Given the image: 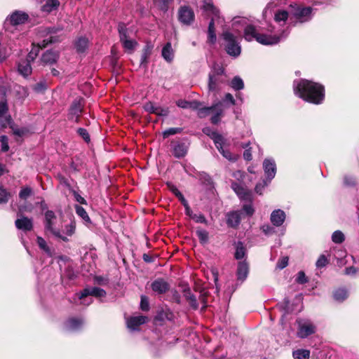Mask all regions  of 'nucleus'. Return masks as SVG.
<instances>
[{
	"label": "nucleus",
	"instance_id": "obj_1",
	"mask_svg": "<svg viewBox=\"0 0 359 359\" xmlns=\"http://www.w3.org/2000/svg\"><path fill=\"white\" fill-rule=\"evenodd\" d=\"M288 29H285L280 34L275 33L274 27L271 25L266 32H258L252 25H247L244 28V38L248 41L255 39L258 43L265 46H272L285 39L289 35Z\"/></svg>",
	"mask_w": 359,
	"mask_h": 359
},
{
	"label": "nucleus",
	"instance_id": "obj_19",
	"mask_svg": "<svg viewBox=\"0 0 359 359\" xmlns=\"http://www.w3.org/2000/svg\"><path fill=\"white\" fill-rule=\"evenodd\" d=\"M147 320V318L144 316H137L130 317L127 320V327L130 330H137L138 326L144 324Z\"/></svg>",
	"mask_w": 359,
	"mask_h": 359
},
{
	"label": "nucleus",
	"instance_id": "obj_63",
	"mask_svg": "<svg viewBox=\"0 0 359 359\" xmlns=\"http://www.w3.org/2000/svg\"><path fill=\"white\" fill-rule=\"evenodd\" d=\"M358 271V269L354 266H349L345 269V274L348 276H354Z\"/></svg>",
	"mask_w": 359,
	"mask_h": 359
},
{
	"label": "nucleus",
	"instance_id": "obj_57",
	"mask_svg": "<svg viewBox=\"0 0 359 359\" xmlns=\"http://www.w3.org/2000/svg\"><path fill=\"white\" fill-rule=\"evenodd\" d=\"M249 144L243 145V147L245 149L243 153V158L246 161L252 160V153L250 149H247Z\"/></svg>",
	"mask_w": 359,
	"mask_h": 359
},
{
	"label": "nucleus",
	"instance_id": "obj_27",
	"mask_svg": "<svg viewBox=\"0 0 359 359\" xmlns=\"http://www.w3.org/2000/svg\"><path fill=\"white\" fill-rule=\"evenodd\" d=\"M60 5L59 0H46L45 4L41 6L43 12L50 13L54 11L57 10Z\"/></svg>",
	"mask_w": 359,
	"mask_h": 359
},
{
	"label": "nucleus",
	"instance_id": "obj_18",
	"mask_svg": "<svg viewBox=\"0 0 359 359\" xmlns=\"http://www.w3.org/2000/svg\"><path fill=\"white\" fill-rule=\"evenodd\" d=\"M286 215L285 212L280 209L273 210L270 217L272 224L275 226H280L285 220Z\"/></svg>",
	"mask_w": 359,
	"mask_h": 359
},
{
	"label": "nucleus",
	"instance_id": "obj_17",
	"mask_svg": "<svg viewBox=\"0 0 359 359\" xmlns=\"http://www.w3.org/2000/svg\"><path fill=\"white\" fill-rule=\"evenodd\" d=\"M152 290L157 294H164L170 289V285L163 278H157L151 285Z\"/></svg>",
	"mask_w": 359,
	"mask_h": 359
},
{
	"label": "nucleus",
	"instance_id": "obj_55",
	"mask_svg": "<svg viewBox=\"0 0 359 359\" xmlns=\"http://www.w3.org/2000/svg\"><path fill=\"white\" fill-rule=\"evenodd\" d=\"M192 219H194L197 223L201 224H207V220L203 214H194L192 216Z\"/></svg>",
	"mask_w": 359,
	"mask_h": 359
},
{
	"label": "nucleus",
	"instance_id": "obj_47",
	"mask_svg": "<svg viewBox=\"0 0 359 359\" xmlns=\"http://www.w3.org/2000/svg\"><path fill=\"white\" fill-rule=\"evenodd\" d=\"M75 229H76L75 222H72L69 225L65 226V233L66 234L65 236L67 238V236H72L74 233Z\"/></svg>",
	"mask_w": 359,
	"mask_h": 359
},
{
	"label": "nucleus",
	"instance_id": "obj_37",
	"mask_svg": "<svg viewBox=\"0 0 359 359\" xmlns=\"http://www.w3.org/2000/svg\"><path fill=\"white\" fill-rule=\"evenodd\" d=\"M37 243L41 249H42L48 256H52L53 253L50 248L47 245L46 241L41 238H37Z\"/></svg>",
	"mask_w": 359,
	"mask_h": 359
},
{
	"label": "nucleus",
	"instance_id": "obj_40",
	"mask_svg": "<svg viewBox=\"0 0 359 359\" xmlns=\"http://www.w3.org/2000/svg\"><path fill=\"white\" fill-rule=\"evenodd\" d=\"M196 233L200 241L202 243H205L208 241V233L207 231L198 229L196 231Z\"/></svg>",
	"mask_w": 359,
	"mask_h": 359
},
{
	"label": "nucleus",
	"instance_id": "obj_51",
	"mask_svg": "<svg viewBox=\"0 0 359 359\" xmlns=\"http://www.w3.org/2000/svg\"><path fill=\"white\" fill-rule=\"evenodd\" d=\"M309 281L304 271L298 272L296 278V282L299 284H304Z\"/></svg>",
	"mask_w": 359,
	"mask_h": 359
},
{
	"label": "nucleus",
	"instance_id": "obj_32",
	"mask_svg": "<svg viewBox=\"0 0 359 359\" xmlns=\"http://www.w3.org/2000/svg\"><path fill=\"white\" fill-rule=\"evenodd\" d=\"M8 111V107L6 101H1L0 102V118H4V120L10 123L11 121V117L10 115L7 114Z\"/></svg>",
	"mask_w": 359,
	"mask_h": 359
},
{
	"label": "nucleus",
	"instance_id": "obj_52",
	"mask_svg": "<svg viewBox=\"0 0 359 359\" xmlns=\"http://www.w3.org/2000/svg\"><path fill=\"white\" fill-rule=\"evenodd\" d=\"M181 130L180 128H170L163 132V137H167L170 135H175L180 133Z\"/></svg>",
	"mask_w": 359,
	"mask_h": 359
},
{
	"label": "nucleus",
	"instance_id": "obj_6",
	"mask_svg": "<svg viewBox=\"0 0 359 359\" xmlns=\"http://www.w3.org/2000/svg\"><path fill=\"white\" fill-rule=\"evenodd\" d=\"M226 81L224 69L219 65H215L209 74L208 90L212 92L219 90L221 85Z\"/></svg>",
	"mask_w": 359,
	"mask_h": 359
},
{
	"label": "nucleus",
	"instance_id": "obj_9",
	"mask_svg": "<svg viewBox=\"0 0 359 359\" xmlns=\"http://www.w3.org/2000/svg\"><path fill=\"white\" fill-rule=\"evenodd\" d=\"M118 30L120 36V41L127 50L132 52L135 48L137 43L135 40L130 39L129 31L124 23H119Z\"/></svg>",
	"mask_w": 359,
	"mask_h": 359
},
{
	"label": "nucleus",
	"instance_id": "obj_35",
	"mask_svg": "<svg viewBox=\"0 0 359 359\" xmlns=\"http://www.w3.org/2000/svg\"><path fill=\"white\" fill-rule=\"evenodd\" d=\"M88 39L86 37H81L76 42V48L79 52H83L88 47Z\"/></svg>",
	"mask_w": 359,
	"mask_h": 359
},
{
	"label": "nucleus",
	"instance_id": "obj_41",
	"mask_svg": "<svg viewBox=\"0 0 359 359\" xmlns=\"http://www.w3.org/2000/svg\"><path fill=\"white\" fill-rule=\"evenodd\" d=\"M42 47L41 46H34L32 50L28 53L27 59L29 60L30 62L33 61L38 55L39 50Z\"/></svg>",
	"mask_w": 359,
	"mask_h": 359
},
{
	"label": "nucleus",
	"instance_id": "obj_56",
	"mask_svg": "<svg viewBox=\"0 0 359 359\" xmlns=\"http://www.w3.org/2000/svg\"><path fill=\"white\" fill-rule=\"evenodd\" d=\"M156 107V106H155L152 102H147L144 105V109L148 113L154 114L155 113Z\"/></svg>",
	"mask_w": 359,
	"mask_h": 359
},
{
	"label": "nucleus",
	"instance_id": "obj_54",
	"mask_svg": "<svg viewBox=\"0 0 359 359\" xmlns=\"http://www.w3.org/2000/svg\"><path fill=\"white\" fill-rule=\"evenodd\" d=\"M140 308L142 311H148L149 309V304L148 298L145 296L141 297Z\"/></svg>",
	"mask_w": 359,
	"mask_h": 359
},
{
	"label": "nucleus",
	"instance_id": "obj_61",
	"mask_svg": "<svg viewBox=\"0 0 359 359\" xmlns=\"http://www.w3.org/2000/svg\"><path fill=\"white\" fill-rule=\"evenodd\" d=\"M224 102H226L230 103L231 105H234L236 104V101L233 97V95L230 93H226L224 96Z\"/></svg>",
	"mask_w": 359,
	"mask_h": 359
},
{
	"label": "nucleus",
	"instance_id": "obj_10",
	"mask_svg": "<svg viewBox=\"0 0 359 359\" xmlns=\"http://www.w3.org/2000/svg\"><path fill=\"white\" fill-rule=\"evenodd\" d=\"M297 323L298 325L297 335L299 338H306L316 331V325L310 320L298 319Z\"/></svg>",
	"mask_w": 359,
	"mask_h": 359
},
{
	"label": "nucleus",
	"instance_id": "obj_5",
	"mask_svg": "<svg viewBox=\"0 0 359 359\" xmlns=\"http://www.w3.org/2000/svg\"><path fill=\"white\" fill-rule=\"evenodd\" d=\"M231 188L241 200L248 202L243 204L242 210L246 215L252 216L255 212V209L252 205V195L251 191L245 189L237 182H232Z\"/></svg>",
	"mask_w": 359,
	"mask_h": 359
},
{
	"label": "nucleus",
	"instance_id": "obj_28",
	"mask_svg": "<svg viewBox=\"0 0 359 359\" xmlns=\"http://www.w3.org/2000/svg\"><path fill=\"white\" fill-rule=\"evenodd\" d=\"M58 58V54L52 50L46 51L41 57V61L46 65H52L55 63Z\"/></svg>",
	"mask_w": 359,
	"mask_h": 359
},
{
	"label": "nucleus",
	"instance_id": "obj_23",
	"mask_svg": "<svg viewBox=\"0 0 359 359\" xmlns=\"http://www.w3.org/2000/svg\"><path fill=\"white\" fill-rule=\"evenodd\" d=\"M83 325V320L81 318H70L65 323V328L69 331H76Z\"/></svg>",
	"mask_w": 359,
	"mask_h": 359
},
{
	"label": "nucleus",
	"instance_id": "obj_25",
	"mask_svg": "<svg viewBox=\"0 0 359 359\" xmlns=\"http://www.w3.org/2000/svg\"><path fill=\"white\" fill-rule=\"evenodd\" d=\"M173 155L177 158L184 156L187 152V146L185 143L176 142L172 144Z\"/></svg>",
	"mask_w": 359,
	"mask_h": 359
},
{
	"label": "nucleus",
	"instance_id": "obj_14",
	"mask_svg": "<svg viewBox=\"0 0 359 359\" xmlns=\"http://www.w3.org/2000/svg\"><path fill=\"white\" fill-rule=\"evenodd\" d=\"M89 295L96 297H102L106 295V292L103 289L97 287L85 288L79 295V299L83 300L81 304L84 305H89L92 302V299H90V301L88 302H85V298Z\"/></svg>",
	"mask_w": 359,
	"mask_h": 359
},
{
	"label": "nucleus",
	"instance_id": "obj_24",
	"mask_svg": "<svg viewBox=\"0 0 359 359\" xmlns=\"http://www.w3.org/2000/svg\"><path fill=\"white\" fill-rule=\"evenodd\" d=\"M81 111V102L79 100L74 101L69 109V118L71 119H74L75 118L76 121H77Z\"/></svg>",
	"mask_w": 359,
	"mask_h": 359
},
{
	"label": "nucleus",
	"instance_id": "obj_22",
	"mask_svg": "<svg viewBox=\"0 0 359 359\" xmlns=\"http://www.w3.org/2000/svg\"><path fill=\"white\" fill-rule=\"evenodd\" d=\"M30 63L31 62L27 59L21 60L18 63V72L25 77L28 76L32 73V67Z\"/></svg>",
	"mask_w": 359,
	"mask_h": 359
},
{
	"label": "nucleus",
	"instance_id": "obj_39",
	"mask_svg": "<svg viewBox=\"0 0 359 359\" xmlns=\"http://www.w3.org/2000/svg\"><path fill=\"white\" fill-rule=\"evenodd\" d=\"M345 240L344 234L341 231H335L332 235V241L334 243L340 244Z\"/></svg>",
	"mask_w": 359,
	"mask_h": 359
},
{
	"label": "nucleus",
	"instance_id": "obj_30",
	"mask_svg": "<svg viewBox=\"0 0 359 359\" xmlns=\"http://www.w3.org/2000/svg\"><path fill=\"white\" fill-rule=\"evenodd\" d=\"M288 18V12L285 10H277L274 14V20L280 25L285 24Z\"/></svg>",
	"mask_w": 359,
	"mask_h": 359
},
{
	"label": "nucleus",
	"instance_id": "obj_7",
	"mask_svg": "<svg viewBox=\"0 0 359 359\" xmlns=\"http://www.w3.org/2000/svg\"><path fill=\"white\" fill-rule=\"evenodd\" d=\"M57 218L52 210H48L45 212V229L50 232L57 238H60L63 241H68L69 239L66 236H63L60 229L57 228Z\"/></svg>",
	"mask_w": 359,
	"mask_h": 359
},
{
	"label": "nucleus",
	"instance_id": "obj_53",
	"mask_svg": "<svg viewBox=\"0 0 359 359\" xmlns=\"http://www.w3.org/2000/svg\"><path fill=\"white\" fill-rule=\"evenodd\" d=\"M288 257H283L280 258L278 262L276 264V268L279 269H283L285 268L288 264Z\"/></svg>",
	"mask_w": 359,
	"mask_h": 359
},
{
	"label": "nucleus",
	"instance_id": "obj_16",
	"mask_svg": "<svg viewBox=\"0 0 359 359\" xmlns=\"http://www.w3.org/2000/svg\"><path fill=\"white\" fill-rule=\"evenodd\" d=\"M263 168L269 182L275 177L276 173V165L272 158H266L263 162Z\"/></svg>",
	"mask_w": 359,
	"mask_h": 359
},
{
	"label": "nucleus",
	"instance_id": "obj_29",
	"mask_svg": "<svg viewBox=\"0 0 359 359\" xmlns=\"http://www.w3.org/2000/svg\"><path fill=\"white\" fill-rule=\"evenodd\" d=\"M162 57L167 62H172L174 58V50L170 42H168L162 49Z\"/></svg>",
	"mask_w": 359,
	"mask_h": 359
},
{
	"label": "nucleus",
	"instance_id": "obj_26",
	"mask_svg": "<svg viewBox=\"0 0 359 359\" xmlns=\"http://www.w3.org/2000/svg\"><path fill=\"white\" fill-rule=\"evenodd\" d=\"M241 222V215L238 211L231 212L226 215V223L229 226L236 227Z\"/></svg>",
	"mask_w": 359,
	"mask_h": 359
},
{
	"label": "nucleus",
	"instance_id": "obj_11",
	"mask_svg": "<svg viewBox=\"0 0 359 359\" xmlns=\"http://www.w3.org/2000/svg\"><path fill=\"white\" fill-rule=\"evenodd\" d=\"M290 12L297 20L301 22H304L311 20L312 8L294 4L290 5Z\"/></svg>",
	"mask_w": 359,
	"mask_h": 359
},
{
	"label": "nucleus",
	"instance_id": "obj_4",
	"mask_svg": "<svg viewBox=\"0 0 359 359\" xmlns=\"http://www.w3.org/2000/svg\"><path fill=\"white\" fill-rule=\"evenodd\" d=\"M202 8L208 15H212V19L209 22L208 29V43L215 44L217 41L215 21L219 20V11L213 6L211 1L206 0L203 1Z\"/></svg>",
	"mask_w": 359,
	"mask_h": 359
},
{
	"label": "nucleus",
	"instance_id": "obj_42",
	"mask_svg": "<svg viewBox=\"0 0 359 359\" xmlns=\"http://www.w3.org/2000/svg\"><path fill=\"white\" fill-rule=\"evenodd\" d=\"M10 193L2 186H0V204L6 203L8 201Z\"/></svg>",
	"mask_w": 359,
	"mask_h": 359
},
{
	"label": "nucleus",
	"instance_id": "obj_38",
	"mask_svg": "<svg viewBox=\"0 0 359 359\" xmlns=\"http://www.w3.org/2000/svg\"><path fill=\"white\" fill-rule=\"evenodd\" d=\"M231 86L234 90H239L244 88V83L241 78L239 76H235L231 82Z\"/></svg>",
	"mask_w": 359,
	"mask_h": 359
},
{
	"label": "nucleus",
	"instance_id": "obj_49",
	"mask_svg": "<svg viewBox=\"0 0 359 359\" xmlns=\"http://www.w3.org/2000/svg\"><path fill=\"white\" fill-rule=\"evenodd\" d=\"M327 263H328V259H327V257L324 255H321L318 257V259L316 263V266L317 268H322V267L325 266Z\"/></svg>",
	"mask_w": 359,
	"mask_h": 359
},
{
	"label": "nucleus",
	"instance_id": "obj_15",
	"mask_svg": "<svg viewBox=\"0 0 359 359\" xmlns=\"http://www.w3.org/2000/svg\"><path fill=\"white\" fill-rule=\"evenodd\" d=\"M178 19L184 25H189L194 20V13L188 6H182L178 11Z\"/></svg>",
	"mask_w": 359,
	"mask_h": 359
},
{
	"label": "nucleus",
	"instance_id": "obj_44",
	"mask_svg": "<svg viewBox=\"0 0 359 359\" xmlns=\"http://www.w3.org/2000/svg\"><path fill=\"white\" fill-rule=\"evenodd\" d=\"M47 87V83L45 81H41L34 86L33 89L36 93H43Z\"/></svg>",
	"mask_w": 359,
	"mask_h": 359
},
{
	"label": "nucleus",
	"instance_id": "obj_43",
	"mask_svg": "<svg viewBox=\"0 0 359 359\" xmlns=\"http://www.w3.org/2000/svg\"><path fill=\"white\" fill-rule=\"evenodd\" d=\"M245 255V250L241 243H238L236 246V250L235 252V257L236 259H243Z\"/></svg>",
	"mask_w": 359,
	"mask_h": 359
},
{
	"label": "nucleus",
	"instance_id": "obj_58",
	"mask_svg": "<svg viewBox=\"0 0 359 359\" xmlns=\"http://www.w3.org/2000/svg\"><path fill=\"white\" fill-rule=\"evenodd\" d=\"M78 133L83 138V140H86V142L90 140V136L86 129L79 128Z\"/></svg>",
	"mask_w": 359,
	"mask_h": 359
},
{
	"label": "nucleus",
	"instance_id": "obj_64",
	"mask_svg": "<svg viewBox=\"0 0 359 359\" xmlns=\"http://www.w3.org/2000/svg\"><path fill=\"white\" fill-rule=\"evenodd\" d=\"M149 55V52L147 50H145L144 53H142L140 59V64L144 65L147 62V59Z\"/></svg>",
	"mask_w": 359,
	"mask_h": 359
},
{
	"label": "nucleus",
	"instance_id": "obj_62",
	"mask_svg": "<svg viewBox=\"0 0 359 359\" xmlns=\"http://www.w3.org/2000/svg\"><path fill=\"white\" fill-rule=\"evenodd\" d=\"M262 229L265 234H271L274 232V229L269 224L262 226Z\"/></svg>",
	"mask_w": 359,
	"mask_h": 359
},
{
	"label": "nucleus",
	"instance_id": "obj_31",
	"mask_svg": "<svg viewBox=\"0 0 359 359\" xmlns=\"http://www.w3.org/2000/svg\"><path fill=\"white\" fill-rule=\"evenodd\" d=\"M177 105L179 107L183 108V109H187L191 108L193 109H197L198 111L200 108L201 104L198 102H188L183 100H180L177 102Z\"/></svg>",
	"mask_w": 359,
	"mask_h": 359
},
{
	"label": "nucleus",
	"instance_id": "obj_8",
	"mask_svg": "<svg viewBox=\"0 0 359 359\" xmlns=\"http://www.w3.org/2000/svg\"><path fill=\"white\" fill-rule=\"evenodd\" d=\"M208 131H209L208 128H205L203 130V132L205 133H207L208 135L210 136L211 139L213 140L215 144V147L221 153V154L229 161H236L238 158V156L236 154H233L229 150L224 149L223 148V144L224 143V140L223 137L216 132H212L211 134H209L208 133Z\"/></svg>",
	"mask_w": 359,
	"mask_h": 359
},
{
	"label": "nucleus",
	"instance_id": "obj_59",
	"mask_svg": "<svg viewBox=\"0 0 359 359\" xmlns=\"http://www.w3.org/2000/svg\"><path fill=\"white\" fill-rule=\"evenodd\" d=\"M11 128L13 130V134L19 137L23 136L26 133V130L25 128H19L14 127H11Z\"/></svg>",
	"mask_w": 359,
	"mask_h": 359
},
{
	"label": "nucleus",
	"instance_id": "obj_13",
	"mask_svg": "<svg viewBox=\"0 0 359 359\" xmlns=\"http://www.w3.org/2000/svg\"><path fill=\"white\" fill-rule=\"evenodd\" d=\"M29 19V15L22 11H15L9 15L6 20L5 24H10L13 26L20 25L25 24Z\"/></svg>",
	"mask_w": 359,
	"mask_h": 359
},
{
	"label": "nucleus",
	"instance_id": "obj_34",
	"mask_svg": "<svg viewBox=\"0 0 359 359\" xmlns=\"http://www.w3.org/2000/svg\"><path fill=\"white\" fill-rule=\"evenodd\" d=\"M74 208H75L76 214L80 217H81L86 223H90V219L87 212L83 207H81L79 205H76Z\"/></svg>",
	"mask_w": 359,
	"mask_h": 359
},
{
	"label": "nucleus",
	"instance_id": "obj_45",
	"mask_svg": "<svg viewBox=\"0 0 359 359\" xmlns=\"http://www.w3.org/2000/svg\"><path fill=\"white\" fill-rule=\"evenodd\" d=\"M32 194V189L28 187H23L20 193H19V197L21 199H27L28 197H29Z\"/></svg>",
	"mask_w": 359,
	"mask_h": 359
},
{
	"label": "nucleus",
	"instance_id": "obj_36",
	"mask_svg": "<svg viewBox=\"0 0 359 359\" xmlns=\"http://www.w3.org/2000/svg\"><path fill=\"white\" fill-rule=\"evenodd\" d=\"M348 297V292L345 289H338L334 292V298L335 300L342 302Z\"/></svg>",
	"mask_w": 359,
	"mask_h": 359
},
{
	"label": "nucleus",
	"instance_id": "obj_20",
	"mask_svg": "<svg viewBox=\"0 0 359 359\" xmlns=\"http://www.w3.org/2000/svg\"><path fill=\"white\" fill-rule=\"evenodd\" d=\"M15 226L24 231H31L33 227L32 219L27 217H22L15 220Z\"/></svg>",
	"mask_w": 359,
	"mask_h": 359
},
{
	"label": "nucleus",
	"instance_id": "obj_33",
	"mask_svg": "<svg viewBox=\"0 0 359 359\" xmlns=\"http://www.w3.org/2000/svg\"><path fill=\"white\" fill-rule=\"evenodd\" d=\"M294 359H309L310 351L306 349H298L292 353Z\"/></svg>",
	"mask_w": 359,
	"mask_h": 359
},
{
	"label": "nucleus",
	"instance_id": "obj_12",
	"mask_svg": "<svg viewBox=\"0 0 359 359\" xmlns=\"http://www.w3.org/2000/svg\"><path fill=\"white\" fill-rule=\"evenodd\" d=\"M221 105L220 102L208 107H203L198 109V116L200 118H204L206 116L209 115L211 113H215V114L211 118V122L214 124H217L219 122L220 116L222 114L223 110L222 109H218V107Z\"/></svg>",
	"mask_w": 359,
	"mask_h": 359
},
{
	"label": "nucleus",
	"instance_id": "obj_48",
	"mask_svg": "<svg viewBox=\"0 0 359 359\" xmlns=\"http://www.w3.org/2000/svg\"><path fill=\"white\" fill-rule=\"evenodd\" d=\"M155 114L161 116H166L169 114V109L168 107H161L156 106L155 109Z\"/></svg>",
	"mask_w": 359,
	"mask_h": 359
},
{
	"label": "nucleus",
	"instance_id": "obj_50",
	"mask_svg": "<svg viewBox=\"0 0 359 359\" xmlns=\"http://www.w3.org/2000/svg\"><path fill=\"white\" fill-rule=\"evenodd\" d=\"M0 142L1 143V150L4 152L8 151L9 149L8 137L6 135H1Z\"/></svg>",
	"mask_w": 359,
	"mask_h": 359
},
{
	"label": "nucleus",
	"instance_id": "obj_2",
	"mask_svg": "<svg viewBox=\"0 0 359 359\" xmlns=\"http://www.w3.org/2000/svg\"><path fill=\"white\" fill-rule=\"evenodd\" d=\"M293 87L295 95L306 102L318 104L324 100V88L318 83L301 79L294 81Z\"/></svg>",
	"mask_w": 359,
	"mask_h": 359
},
{
	"label": "nucleus",
	"instance_id": "obj_21",
	"mask_svg": "<svg viewBox=\"0 0 359 359\" xmlns=\"http://www.w3.org/2000/svg\"><path fill=\"white\" fill-rule=\"evenodd\" d=\"M249 272L248 264L245 261L240 262L237 269V279L241 283L248 277Z\"/></svg>",
	"mask_w": 359,
	"mask_h": 359
},
{
	"label": "nucleus",
	"instance_id": "obj_60",
	"mask_svg": "<svg viewBox=\"0 0 359 359\" xmlns=\"http://www.w3.org/2000/svg\"><path fill=\"white\" fill-rule=\"evenodd\" d=\"M344 184L347 186H353L355 184V180L352 176H345Z\"/></svg>",
	"mask_w": 359,
	"mask_h": 359
},
{
	"label": "nucleus",
	"instance_id": "obj_46",
	"mask_svg": "<svg viewBox=\"0 0 359 359\" xmlns=\"http://www.w3.org/2000/svg\"><path fill=\"white\" fill-rule=\"evenodd\" d=\"M172 192L179 198L183 205H187V201L185 199L182 194L175 187H171Z\"/></svg>",
	"mask_w": 359,
	"mask_h": 359
},
{
	"label": "nucleus",
	"instance_id": "obj_3",
	"mask_svg": "<svg viewBox=\"0 0 359 359\" xmlns=\"http://www.w3.org/2000/svg\"><path fill=\"white\" fill-rule=\"evenodd\" d=\"M237 25H245V20L240 18H235L233 20V29L237 36L231 33L229 30L223 32L222 36L224 41L225 50L226 53L231 57H237L241 55V46L238 39V36L240 35V32L237 28Z\"/></svg>",
	"mask_w": 359,
	"mask_h": 359
}]
</instances>
